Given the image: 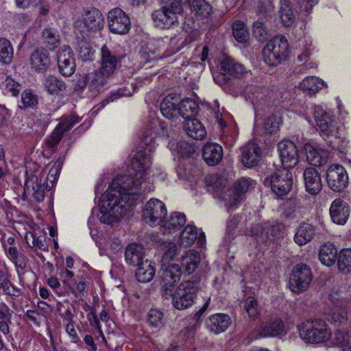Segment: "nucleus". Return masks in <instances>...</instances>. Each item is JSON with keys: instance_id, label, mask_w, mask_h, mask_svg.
Listing matches in <instances>:
<instances>
[{"instance_id": "48", "label": "nucleus", "mask_w": 351, "mask_h": 351, "mask_svg": "<svg viewBox=\"0 0 351 351\" xmlns=\"http://www.w3.org/2000/svg\"><path fill=\"white\" fill-rule=\"evenodd\" d=\"M332 338L335 345L342 348V351H351L350 343V335L341 330H337Z\"/></svg>"}, {"instance_id": "64", "label": "nucleus", "mask_w": 351, "mask_h": 351, "mask_svg": "<svg viewBox=\"0 0 351 351\" xmlns=\"http://www.w3.org/2000/svg\"><path fill=\"white\" fill-rule=\"evenodd\" d=\"M184 29L186 33H189L188 36L186 38V42L187 43H192L199 36L198 31L197 29H192V27H189V25H186V23L184 25Z\"/></svg>"}, {"instance_id": "59", "label": "nucleus", "mask_w": 351, "mask_h": 351, "mask_svg": "<svg viewBox=\"0 0 351 351\" xmlns=\"http://www.w3.org/2000/svg\"><path fill=\"white\" fill-rule=\"evenodd\" d=\"M21 101L25 108H33L38 103L37 96L29 90H25L21 95Z\"/></svg>"}, {"instance_id": "26", "label": "nucleus", "mask_w": 351, "mask_h": 351, "mask_svg": "<svg viewBox=\"0 0 351 351\" xmlns=\"http://www.w3.org/2000/svg\"><path fill=\"white\" fill-rule=\"evenodd\" d=\"M180 243L185 247L191 246L195 241H197L199 245H203L206 241V237L203 232L198 235L197 227L189 224L180 233Z\"/></svg>"}, {"instance_id": "3", "label": "nucleus", "mask_w": 351, "mask_h": 351, "mask_svg": "<svg viewBox=\"0 0 351 351\" xmlns=\"http://www.w3.org/2000/svg\"><path fill=\"white\" fill-rule=\"evenodd\" d=\"M199 288V277H196L193 280H186L183 281L176 290H173L171 296L173 306L179 310L191 306L196 297V293Z\"/></svg>"}, {"instance_id": "13", "label": "nucleus", "mask_w": 351, "mask_h": 351, "mask_svg": "<svg viewBox=\"0 0 351 351\" xmlns=\"http://www.w3.org/2000/svg\"><path fill=\"white\" fill-rule=\"evenodd\" d=\"M108 23L110 32L117 34H127L131 27L129 16L119 8H114L108 12Z\"/></svg>"}, {"instance_id": "56", "label": "nucleus", "mask_w": 351, "mask_h": 351, "mask_svg": "<svg viewBox=\"0 0 351 351\" xmlns=\"http://www.w3.org/2000/svg\"><path fill=\"white\" fill-rule=\"evenodd\" d=\"M160 247L163 251L162 258L165 261L172 260L177 253V246L171 241H164Z\"/></svg>"}, {"instance_id": "60", "label": "nucleus", "mask_w": 351, "mask_h": 351, "mask_svg": "<svg viewBox=\"0 0 351 351\" xmlns=\"http://www.w3.org/2000/svg\"><path fill=\"white\" fill-rule=\"evenodd\" d=\"M177 150L182 156H189L195 153V147L186 141H180L177 144Z\"/></svg>"}, {"instance_id": "30", "label": "nucleus", "mask_w": 351, "mask_h": 351, "mask_svg": "<svg viewBox=\"0 0 351 351\" xmlns=\"http://www.w3.org/2000/svg\"><path fill=\"white\" fill-rule=\"evenodd\" d=\"M306 160L314 166L321 167L328 160L327 153L324 149H319L311 143H306L304 146Z\"/></svg>"}, {"instance_id": "1", "label": "nucleus", "mask_w": 351, "mask_h": 351, "mask_svg": "<svg viewBox=\"0 0 351 351\" xmlns=\"http://www.w3.org/2000/svg\"><path fill=\"white\" fill-rule=\"evenodd\" d=\"M152 133L143 134L141 145L143 149L138 150L132 160V169L136 171L134 176L126 174L117 176L113 179L106 192L114 194L118 202L128 207L134 205L140 199L142 182L149 174L152 162V146L148 145L147 142L148 136L151 137L149 142L152 141Z\"/></svg>"}, {"instance_id": "12", "label": "nucleus", "mask_w": 351, "mask_h": 351, "mask_svg": "<svg viewBox=\"0 0 351 351\" xmlns=\"http://www.w3.org/2000/svg\"><path fill=\"white\" fill-rule=\"evenodd\" d=\"M326 181L333 191H342L348 184V176L344 167L339 165H330L326 172Z\"/></svg>"}, {"instance_id": "6", "label": "nucleus", "mask_w": 351, "mask_h": 351, "mask_svg": "<svg viewBox=\"0 0 351 351\" xmlns=\"http://www.w3.org/2000/svg\"><path fill=\"white\" fill-rule=\"evenodd\" d=\"M112 193H106L102 196V205L100 221L106 224H112L119 221L128 210V206L118 202Z\"/></svg>"}, {"instance_id": "37", "label": "nucleus", "mask_w": 351, "mask_h": 351, "mask_svg": "<svg viewBox=\"0 0 351 351\" xmlns=\"http://www.w3.org/2000/svg\"><path fill=\"white\" fill-rule=\"evenodd\" d=\"M199 261V253L195 250H189L182 256L181 265L184 267L185 272L190 274L195 271Z\"/></svg>"}, {"instance_id": "23", "label": "nucleus", "mask_w": 351, "mask_h": 351, "mask_svg": "<svg viewBox=\"0 0 351 351\" xmlns=\"http://www.w3.org/2000/svg\"><path fill=\"white\" fill-rule=\"evenodd\" d=\"M180 97L176 94H170L163 99L160 109L162 114L167 119L175 121L179 117L178 105Z\"/></svg>"}, {"instance_id": "44", "label": "nucleus", "mask_w": 351, "mask_h": 351, "mask_svg": "<svg viewBox=\"0 0 351 351\" xmlns=\"http://www.w3.org/2000/svg\"><path fill=\"white\" fill-rule=\"evenodd\" d=\"M324 86V82L316 77H307L300 84L302 90L308 94H315Z\"/></svg>"}, {"instance_id": "43", "label": "nucleus", "mask_w": 351, "mask_h": 351, "mask_svg": "<svg viewBox=\"0 0 351 351\" xmlns=\"http://www.w3.org/2000/svg\"><path fill=\"white\" fill-rule=\"evenodd\" d=\"M44 86L49 94H58L66 89L65 83L53 75H49L45 77Z\"/></svg>"}, {"instance_id": "57", "label": "nucleus", "mask_w": 351, "mask_h": 351, "mask_svg": "<svg viewBox=\"0 0 351 351\" xmlns=\"http://www.w3.org/2000/svg\"><path fill=\"white\" fill-rule=\"evenodd\" d=\"M73 315L71 313L70 310H67L65 313V315L64 317V320L67 322V324L65 326L66 332L69 335V336L75 341L79 339V337L76 332V330L74 326L73 322Z\"/></svg>"}, {"instance_id": "22", "label": "nucleus", "mask_w": 351, "mask_h": 351, "mask_svg": "<svg viewBox=\"0 0 351 351\" xmlns=\"http://www.w3.org/2000/svg\"><path fill=\"white\" fill-rule=\"evenodd\" d=\"M119 62L118 58L106 45L101 48L100 67L98 71L110 77Z\"/></svg>"}, {"instance_id": "17", "label": "nucleus", "mask_w": 351, "mask_h": 351, "mask_svg": "<svg viewBox=\"0 0 351 351\" xmlns=\"http://www.w3.org/2000/svg\"><path fill=\"white\" fill-rule=\"evenodd\" d=\"M87 30H100L104 25V17L101 12L94 8L85 10L82 21L75 22V27H79L82 23Z\"/></svg>"}, {"instance_id": "47", "label": "nucleus", "mask_w": 351, "mask_h": 351, "mask_svg": "<svg viewBox=\"0 0 351 351\" xmlns=\"http://www.w3.org/2000/svg\"><path fill=\"white\" fill-rule=\"evenodd\" d=\"M13 55L11 43L5 38H0V62L9 64L12 60Z\"/></svg>"}, {"instance_id": "29", "label": "nucleus", "mask_w": 351, "mask_h": 351, "mask_svg": "<svg viewBox=\"0 0 351 351\" xmlns=\"http://www.w3.org/2000/svg\"><path fill=\"white\" fill-rule=\"evenodd\" d=\"M284 324L282 321L277 317L271 319L269 322L262 324L257 329L259 337H276L282 332Z\"/></svg>"}, {"instance_id": "62", "label": "nucleus", "mask_w": 351, "mask_h": 351, "mask_svg": "<svg viewBox=\"0 0 351 351\" xmlns=\"http://www.w3.org/2000/svg\"><path fill=\"white\" fill-rule=\"evenodd\" d=\"M141 57L146 62H151L152 60L158 59V56L156 54V51L149 47V46L143 47L140 51Z\"/></svg>"}, {"instance_id": "58", "label": "nucleus", "mask_w": 351, "mask_h": 351, "mask_svg": "<svg viewBox=\"0 0 351 351\" xmlns=\"http://www.w3.org/2000/svg\"><path fill=\"white\" fill-rule=\"evenodd\" d=\"M163 313L157 309H151L148 313L147 321L153 327L159 326L162 322Z\"/></svg>"}, {"instance_id": "20", "label": "nucleus", "mask_w": 351, "mask_h": 351, "mask_svg": "<svg viewBox=\"0 0 351 351\" xmlns=\"http://www.w3.org/2000/svg\"><path fill=\"white\" fill-rule=\"evenodd\" d=\"M250 185V180L245 178L235 182L233 188L228 191V207L232 208L238 205L243 199Z\"/></svg>"}, {"instance_id": "21", "label": "nucleus", "mask_w": 351, "mask_h": 351, "mask_svg": "<svg viewBox=\"0 0 351 351\" xmlns=\"http://www.w3.org/2000/svg\"><path fill=\"white\" fill-rule=\"evenodd\" d=\"M332 221L339 225H343L350 215V207L348 203L341 199H335L330 207Z\"/></svg>"}, {"instance_id": "14", "label": "nucleus", "mask_w": 351, "mask_h": 351, "mask_svg": "<svg viewBox=\"0 0 351 351\" xmlns=\"http://www.w3.org/2000/svg\"><path fill=\"white\" fill-rule=\"evenodd\" d=\"M282 169H289L294 167L299 162V154L295 144L289 141L284 140L278 145Z\"/></svg>"}, {"instance_id": "38", "label": "nucleus", "mask_w": 351, "mask_h": 351, "mask_svg": "<svg viewBox=\"0 0 351 351\" xmlns=\"http://www.w3.org/2000/svg\"><path fill=\"white\" fill-rule=\"evenodd\" d=\"M137 266L138 269L136 271V278L138 281L148 282L153 279L156 271L154 267L149 260L146 259Z\"/></svg>"}, {"instance_id": "51", "label": "nucleus", "mask_w": 351, "mask_h": 351, "mask_svg": "<svg viewBox=\"0 0 351 351\" xmlns=\"http://www.w3.org/2000/svg\"><path fill=\"white\" fill-rule=\"evenodd\" d=\"M192 8L197 14L204 18L209 16L212 13V7L205 0H193Z\"/></svg>"}, {"instance_id": "8", "label": "nucleus", "mask_w": 351, "mask_h": 351, "mask_svg": "<svg viewBox=\"0 0 351 351\" xmlns=\"http://www.w3.org/2000/svg\"><path fill=\"white\" fill-rule=\"evenodd\" d=\"M265 186L271 187L273 193L278 197L286 195L293 185L292 173L289 169H278L271 176L265 178Z\"/></svg>"}, {"instance_id": "16", "label": "nucleus", "mask_w": 351, "mask_h": 351, "mask_svg": "<svg viewBox=\"0 0 351 351\" xmlns=\"http://www.w3.org/2000/svg\"><path fill=\"white\" fill-rule=\"evenodd\" d=\"M205 182L208 191L212 193L215 197H218L224 201L228 206L229 189L226 188V179L217 175H210L206 177Z\"/></svg>"}, {"instance_id": "52", "label": "nucleus", "mask_w": 351, "mask_h": 351, "mask_svg": "<svg viewBox=\"0 0 351 351\" xmlns=\"http://www.w3.org/2000/svg\"><path fill=\"white\" fill-rule=\"evenodd\" d=\"M8 258L14 263L16 267L23 269L26 265L25 256L20 254L16 247L14 246L10 247L6 250Z\"/></svg>"}, {"instance_id": "40", "label": "nucleus", "mask_w": 351, "mask_h": 351, "mask_svg": "<svg viewBox=\"0 0 351 351\" xmlns=\"http://www.w3.org/2000/svg\"><path fill=\"white\" fill-rule=\"evenodd\" d=\"M179 117H182L186 120L191 119L198 111V104L193 99L186 98L183 100L180 99L178 105Z\"/></svg>"}, {"instance_id": "45", "label": "nucleus", "mask_w": 351, "mask_h": 351, "mask_svg": "<svg viewBox=\"0 0 351 351\" xmlns=\"http://www.w3.org/2000/svg\"><path fill=\"white\" fill-rule=\"evenodd\" d=\"M337 266L343 274H351V249H344L339 252Z\"/></svg>"}, {"instance_id": "42", "label": "nucleus", "mask_w": 351, "mask_h": 351, "mask_svg": "<svg viewBox=\"0 0 351 351\" xmlns=\"http://www.w3.org/2000/svg\"><path fill=\"white\" fill-rule=\"evenodd\" d=\"M280 226L265 224L261 226V231L257 236L262 241H272L280 236Z\"/></svg>"}, {"instance_id": "24", "label": "nucleus", "mask_w": 351, "mask_h": 351, "mask_svg": "<svg viewBox=\"0 0 351 351\" xmlns=\"http://www.w3.org/2000/svg\"><path fill=\"white\" fill-rule=\"evenodd\" d=\"M231 324L230 316L224 313L214 314L206 319V328L214 334H219L227 330Z\"/></svg>"}, {"instance_id": "4", "label": "nucleus", "mask_w": 351, "mask_h": 351, "mask_svg": "<svg viewBox=\"0 0 351 351\" xmlns=\"http://www.w3.org/2000/svg\"><path fill=\"white\" fill-rule=\"evenodd\" d=\"M289 53V44L282 36L270 40L262 51L264 62L276 66L285 60Z\"/></svg>"}, {"instance_id": "55", "label": "nucleus", "mask_w": 351, "mask_h": 351, "mask_svg": "<svg viewBox=\"0 0 351 351\" xmlns=\"http://www.w3.org/2000/svg\"><path fill=\"white\" fill-rule=\"evenodd\" d=\"M244 308L249 317L255 319L259 315L258 305L253 297H248L245 300Z\"/></svg>"}, {"instance_id": "49", "label": "nucleus", "mask_w": 351, "mask_h": 351, "mask_svg": "<svg viewBox=\"0 0 351 351\" xmlns=\"http://www.w3.org/2000/svg\"><path fill=\"white\" fill-rule=\"evenodd\" d=\"M232 34L235 39L239 43L245 42L249 37V32L245 23L239 21L233 23Z\"/></svg>"}, {"instance_id": "18", "label": "nucleus", "mask_w": 351, "mask_h": 351, "mask_svg": "<svg viewBox=\"0 0 351 351\" xmlns=\"http://www.w3.org/2000/svg\"><path fill=\"white\" fill-rule=\"evenodd\" d=\"M111 77L97 70L89 74L88 93L90 97H95L109 87Z\"/></svg>"}, {"instance_id": "54", "label": "nucleus", "mask_w": 351, "mask_h": 351, "mask_svg": "<svg viewBox=\"0 0 351 351\" xmlns=\"http://www.w3.org/2000/svg\"><path fill=\"white\" fill-rule=\"evenodd\" d=\"M0 85L5 92L13 96L17 95L20 91L19 84L10 77H5V79L0 82Z\"/></svg>"}, {"instance_id": "7", "label": "nucleus", "mask_w": 351, "mask_h": 351, "mask_svg": "<svg viewBox=\"0 0 351 351\" xmlns=\"http://www.w3.org/2000/svg\"><path fill=\"white\" fill-rule=\"evenodd\" d=\"M315 121L320 130L321 136L326 141H328L330 145L335 148L332 145V138L339 140L341 138V128L337 126L330 119L322 106H316L314 110Z\"/></svg>"}, {"instance_id": "9", "label": "nucleus", "mask_w": 351, "mask_h": 351, "mask_svg": "<svg viewBox=\"0 0 351 351\" xmlns=\"http://www.w3.org/2000/svg\"><path fill=\"white\" fill-rule=\"evenodd\" d=\"M182 275L181 267L177 264H171L166 267L162 265L159 271L161 283V293L164 298L172 296L176 285L180 281Z\"/></svg>"}, {"instance_id": "2", "label": "nucleus", "mask_w": 351, "mask_h": 351, "mask_svg": "<svg viewBox=\"0 0 351 351\" xmlns=\"http://www.w3.org/2000/svg\"><path fill=\"white\" fill-rule=\"evenodd\" d=\"M300 337L305 342L320 343L331 337V330L328 324L322 319H309L298 326Z\"/></svg>"}, {"instance_id": "28", "label": "nucleus", "mask_w": 351, "mask_h": 351, "mask_svg": "<svg viewBox=\"0 0 351 351\" xmlns=\"http://www.w3.org/2000/svg\"><path fill=\"white\" fill-rule=\"evenodd\" d=\"M202 157L208 165H217L223 157L222 147L217 143H207L203 147Z\"/></svg>"}, {"instance_id": "31", "label": "nucleus", "mask_w": 351, "mask_h": 351, "mask_svg": "<svg viewBox=\"0 0 351 351\" xmlns=\"http://www.w3.org/2000/svg\"><path fill=\"white\" fill-rule=\"evenodd\" d=\"M144 248L141 245L131 243L125 250V262L132 266H137L143 262Z\"/></svg>"}, {"instance_id": "32", "label": "nucleus", "mask_w": 351, "mask_h": 351, "mask_svg": "<svg viewBox=\"0 0 351 351\" xmlns=\"http://www.w3.org/2000/svg\"><path fill=\"white\" fill-rule=\"evenodd\" d=\"M184 130L190 137L196 140H202L206 135L204 126L196 119L186 120L184 123Z\"/></svg>"}, {"instance_id": "5", "label": "nucleus", "mask_w": 351, "mask_h": 351, "mask_svg": "<svg viewBox=\"0 0 351 351\" xmlns=\"http://www.w3.org/2000/svg\"><path fill=\"white\" fill-rule=\"evenodd\" d=\"M182 12V6L178 1H173L153 12L152 16L156 27L169 29L178 23V15Z\"/></svg>"}, {"instance_id": "11", "label": "nucleus", "mask_w": 351, "mask_h": 351, "mask_svg": "<svg viewBox=\"0 0 351 351\" xmlns=\"http://www.w3.org/2000/svg\"><path fill=\"white\" fill-rule=\"evenodd\" d=\"M167 211L165 204L157 199H151L145 206L143 217L145 221L151 226L159 225L162 223Z\"/></svg>"}, {"instance_id": "50", "label": "nucleus", "mask_w": 351, "mask_h": 351, "mask_svg": "<svg viewBox=\"0 0 351 351\" xmlns=\"http://www.w3.org/2000/svg\"><path fill=\"white\" fill-rule=\"evenodd\" d=\"M80 121V119L74 114L68 117H62L55 129H59L58 132L63 135L64 133L70 130L73 126Z\"/></svg>"}, {"instance_id": "25", "label": "nucleus", "mask_w": 351, "mask_h": 351, "mask_svg": "<svg viewBox=\"0 0 351 351\" xmlns=\"http://www.w3.org/2000/svg\"><path fill=\"white\" fill-rule=\"evenodd\" d=\"M306 191L312 194H317L322 189V182L319 173L313 167L306 168L303 173Z\"/></svg>"}, {"instance_id": "10", "label": "nucleus", "mask_w": 351, "mask_h": 351, "mask_svg": "<svg viewBox=\"0 0 351 351\" xmlns=\"http://www.w3.org/2000/svg\"><path fill=\"white\" fill-rule=\"evenodd\" d=\"M313 280V274L308 266L305 264H298L291 272L289 279V288L296 293L306 291Z\"/></svg>"}, {"instance_id": "46", "label": "nucleus", "mask_w": 351, "mask_h": 351, "mask_svg": "<svg viewBox=\"0 0 351 351\" xmlns=\"http://www.w3.org/2000/svg\"><path fill=\"white\" fill-rule=\"evenodd\" d=\"M31 184L32 189V196L37 202H42L45 198V186L43 183L38 182L37 177H34L31 180L25 183V188L29 189Z\"/></svg>"}, {"instance_id": "36", "label": "nucleus", "mask_w": 351, "mask_h": 351, "mask_svg": "<svg viewBox=\"0 0 351 351\" xmlns=\"http://www.w3.org/2000/svg\"><path fill=\"white\" fill-rule=\"evenodd\" d=\"M337 249L331 243L323 244L319 250V258L321 263L326 266L333 265L337 260Z\"/></svg>"}, {"instance_id": "27", "label": "nucleus", "mask_w": 351, "mask_h": 351, "mask_svg": "<svg viewBox=\"0 0 351 351\" xmlns=\"http://www.w3.org/2000/svg\"><path fill=\"white\" fill-rule=\"evenodd\" d=\"M31 68L39 73L45 72L50 66L49 53L44 48L37 49L30 56Z\"/></svg>"}, {"instance_id": "61", "label": "nucleus", "mask_w": 351, "mask_h": 351, "mask_svg": "<svg viewBox=\"0 0 351 351\" xmlns=\"http://www.w3.org/2000/svg\"><path fill=\"white\" fill-rule=\"evenodd\" d=\"M254 34L261 39H265L267 36L266 27L262 21L258 20L253 24Z\"/></svg>"}, {"instance_id": "41", "label": "nucleus", "mask_w": 351, "mask_h": 351, "mask_svg": "<svg viewBox=\"0 0 351 351\" xmlns=\"http://www.w3.org/2000/svg\"><path fill=\"white\" fill-rule=\"evenodd\" d=\"M43 43L45 47L51 50H54L60 45V35L57 29L51 27H46L42 33Z\"/></svg>"}, {"instance_id": "35", "label": "nucleus", "mask_w": 351, "mask_h": 351, "mask_svg": "<svg viewBox=\"0 0 351 351\" xmlns=\"http://www.w3.org/2000/svg\"><path fill=\"white\" fill-rule=\"evenodd\" d=\"M315 235V227L311 224L304 223L298 227L295 234L294 241L299 245H303L310 242Z\"/></svg>"}, {"instance_id": "39", "label": "nucleus", "mask_w": 351, "mask_h": 351, "mask_svg": "<svg viewBox=\"0 0 351 351\" xmlns=\"http://www.w3.org/2000/svg\"><path fill=\"white\" fill-rule=\"evenodd\" d=\"M280 17L282 24L286 27L291 26L295 21V12L290 0H281Z\"/></svg>"}, {"instance_id": "53", "label": "nucleus", "mask_w": 351, "mask_h": 351, "mask_svg": "<svg viewBox=\"0 0 351 351\" xmlns=\"http://www.w3.org/2000/svg\"><path fill=\"white\" fill-rule=\"evenodd\" d=\"M330 322L337 325H341L348 320V311L344 307H336L330 314Z\"/></svg>"}, {"instance_id": "34", "label": "nucleus", "mask_w": 351, "mask_h": 351, "mask_svg": "<svg viewBox=\"0 0 351 351\" xmlns=\"http://www.w3.org/2000/svg\"><path fill=\"white\" fill-rule=\"evenodd\" d=\"M220 68L224 74L226 73L236 77H241L245 73V69L243 64L229 57L225 58L221 61Z\"/></svg>"}, {"instance_id": "19", "label": "nucleus", "mask_w": 351, "mask_h": 351, "mask_svg": "<svg viewBox=\"0 0 351 351\" xmlns=\"http://www.w3.org/2000/svg\"><path fill=\"white\" fill-rule=\"evenodd\" d=\"M241 161L247 168H252L258 164L261 158L260 147L254 142H249L241 149Z\"/></svg>"}, {"instance_id": "15", "label": "nucleus", "mask_w": 351, "mask_h": 351, "mask_svg": "<svg viewBox=\"0 0 351 351\" xmlns=\"http://www.w3.org/2000/svg\"><path fill=\"white\" fill-rule=\"evenodd\" d=\"M57 60L60 73L69 77L75 70L74 53L68 45L62 46L58 51Z\"/></svg>"}, {"instance_id": "33", "label": "nucleus", "mask_w": 351, "mask_h": 351, "mask_svg": "<svg viewBox=\"0 0 351 351\" xmlns=\"http://www.w3.org/2000/svg\"><path fill=\"white\" fill-rule=\"evenodd\" d=\"M162 222L164 232L170 234L179 230L186 223V219L184 213L174 212Z\"/></svg>"}, {"instance_id": "63", "label": "nucleus", "mask_w": 351, "mask_h": 351, "mask_svg": "<svg viewBox=\"0 0 351 351\" xmlns=\"http://www.w3.org/2000/svg\"><path fill=\"white\" fill-rule=\"evenodd\" d=\"M58 130L59 129H54L51 136L48 138L47 141V146L49 148H54L62 139L63 135L61 132H58Z\"/></svg>"}]
</instances>
